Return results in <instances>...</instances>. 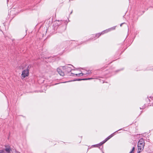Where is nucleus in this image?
I'll return each mask as SVG.
<instances>
[{
  "mask_svg": "<svg viewBox=\"0 0 153 153\" xmlns=\"http://www.w3.org/2000/svg\"><path fill=\"white\" fill-rule=\"evenodd\" d=\"M86 71V72H85V71H84V74H85L86 73V72H87V71H88V72L89 73H90V74H91V71Z\"/></svg>",
  "mask_w": 153,
  "mask_h": 153,
  "instance_id": "obj_22",
  "label": "nucleus"
},
{
  "mask_svg": "<svg viewBox=\"0 0 153 153\" xmlns=\"http://www.w3.org/2000/svg\"><path fill=\"white\" fill-rule=\"evenodd\" d=\"M75 74L73 73H70L68 74V76H74Z\"/></svg>",
  "mask_w": 153,
  "mask_h": 153,
  "instance_id": "obj_20",
  "label": "nucleus"
},
{
  "mask_svg": "<svg viewBox=\"0 0 153 153\" xmlns=\"http://www.w3.org/2000/svg\"><path fill=\"white\" fill-rule=\"evenodd\" d=\"M29 66H28L27 68L25 69H24L22 73L21 74L22 77H23V79L24 78L27 76H28L29 74Z\"/></svg>",
  "mask_w": 153,
  "mask_h": 153,
  "instance_id": "obj_5",
  "label": "nucleus"
},
{
  "mask_svg": "<svg viewBox=\"0 0 153 153\" xmlns=\"http://www.w3.org/2000/svg\"><path fill=\"white\" fill-rule=\"evenodd\" d=\"M92 78H85V79H75L72 81H81L82 80H89L92 79Z\"/></svg>",
  "mask_w": 153,
  "mask_h": 153,
  "instance_id": "obj_11",
  "label": "nucleus"
},
{
  "mask_svg": "<svg viewBox=\"0 0 153 153\" xmlns=\"http://www.w3.org/2000/svg\"><path fill=\"white\" fill-rule=\"evenodd\" d=\"M146 101L147 102H149V105L150 106H153V98L150 97V99L148 98L146 99Z\"/></svg>",
  "mask_w": 153,
  "mask_h": 153,
  "instance_id": "obj_7",
  "label": "nucleus"
},
{
  "mask_svg": "<svg viewBox=\"0 0 153 153\" xmlns=\"http://www.w3.org/2000/svg\"><path fill=\"white\" fill-rule=\"evenodd\" d=\"M57 71L60 75L63 76L65 75V73L62 71L61 69L59 68H57Z\"/></svg>",
  "mask_w": 153,
  "mask_h": 153,
  "instance_id": "obj_8",
  "label": "nucleus"
},
{
  "mask_svg": "<svg viewBox=\"0 0 153 153\" xmlns=\"http://www.w3.org/2000/svg\"><path fill=\"white\" fill-rule=\"evenodd\" d=\"M145 146L144 139L140 138L138 142L137 147L140 151H142L144 149Z\"/></svg>",
  "mask_w": 153,
  "mask_h": 153,
  "instance_id": "obj_2",
  "label": "nucleus"
},
{
  "mask_svg": "<svg viewBox=\"0 0 153 153\" xmlns=\"http://www.w3.org/2000/svg\"><path fill=\"white\" fill-rule=\"evenodd\" d=\"M69 66H62L63 69L65 70V74H69L71 71L72 69L71 67H74V66L71 65H68Z\"/></svg>",
  "mask_w": 153,
  "mask_h": 153,
  "instance_id": "obj_4",
  "label": "nucleus"
},
{
  "mask_svg": "<svg viewBox=\"0 0 153 153\" xmlns=\"http://www.w3.org/2000/svg\"><path fill=\"white\" fill-rule=\"evenodd\" d=\"M51 58V57H48V58L49 59V58Z\"/></svg>",
  "mask_w": 153,
  "mask_h": 153,
  "instance_id": "obj_29",
  "label": "nucleus"
},
{
  "mask_svg": "<svg viewBox=\"0 0 153 153\" xmlns=\"http://www.w3.org/2000/svg\"><path fill=\"white\" fill-rule=\"evenodd\" d=\"M111 138V137L109 135L108 137H107L105 140L102 141L103 143H104L105 142L110 139Z\"/></svg>",
  "mask_w": 153,
  "mask_h": 153,
  "instance_id": "obj_12",
  "label": "nucleus"
},
{
  "mask_svg": "<svg viewBox=\"0 0 153 153\" xmlns=\"http://www.w3.org/2000/svg\"><path fill=\"white\" fill-rule=\"evenodd\" d=\"M125 23H121V24H120V26L121 27L122 26V25L123 24H124Z\"/></svg>",
  "mask_w": 153,
  "mask_h": 153,
  "instance_id": "obj_23",
  "label": "nucleus"
},
{
  "mask_svg": "<svg viewBox=\"0 0 153 153\" xmlns=\"http://www.w3.org/2000/svg\"><path fill=\"white\" fill-rule=\"evenodd\" d=\"M120 70H118L116 71V72H118V71H120Z\"/></svg>",
  "mask_w": 153,
  "mask_h": 153,
  "instance_id": "obj_25",
  "label": "nucleus"
},
{
  "mask_svg": "<svg viewBox=\"0 0 153 153\" xmlns=\"http://www.w3.org/2000/svg\"><path fill=\"white\" fill-rule=\"evenodd\" d=\"M72 11L71 12V13H70V14H71L72 13Z\"/></svg>",
  "mask_w": 153,
  "mask_h": 153,
  "instance_id": "obj_27",
  "label": "nucleus"
},
{
  "mask_svg": "<svg viewBox=\"0 0 153 153\" xmlns=\"http://www.w3.org/2000/svg\"><path fill=\"white\" fill-rule=\"evenodd\" d=\"M11 149L10 148L6 147L3 149H0V153H10Z\"/></svg>",
  "mask_w": 153,
  "mask_h": 153,
  "instance_id": "obj_6",
  "label": "nucleus"
},
{
  "mask_svg": "<svg viewBox=\"0 0 153 153\" xmlns=\"http://www.w3.org/2000/svg\"><path fill=\"white\" fill-rule=\"evenodd\" d=\"M134 149H135V148L134 147H133L132 148L130 152L129 153H133L134 152Z\"/></svg>",
  "mask_w": 153,
  "mask_h": 153,
  "instance_id": "obj_19",
  "label": "nucleus"
},
{
  "mask_svg": "<svg viewBox=\"0 0 153 153\" xmlns=\"http://www.w3.org/2000/svg\"><path fill=\"white\" fill-rule=\"evenodd\" d=\"M140 150H139L138 149V152L137 153H140V152L141 151H140Z\"/></svg>",
  "mask_w": 153,
  "mask_h": 153,
  "instance_id": "obj_24",
  "label": "nucleus"
},
{
  "mask_svg": "<svg viewBox=\"0 0 153 153\" xmlns=\"http://www.w3.org/2000/svg\"><path fill=\"white\" fill-rule=\"evenodd\" d=\"M90 73H89L88 72V71H87V72L85 74L81 73L78 74H76L75 75H76V76H82L83 75H84L89 74H90Z\"/></svg>",
  "mask_w": 153,
  "mask_h": 153,
  "instance_id": "obj_9",
  "label": "nucleus"
},
{
  "mask_svg": "<svg viewBox=\"0 0 153 153\" xmlns=\"http://www.w3.org/2000/svg\"><path fill=\"white\" fill-rule=\"evenodd\" d=\"M71 81H68V82H70ZM63 82V83H65V82Z\"/></svg>",
  "mask_w": 153,
  "mask_h": 153,
  "instance_id": "obj_26",
  "label": "nucleus"
},
{
  "mask_svg": "<svg viewBox=\"0 0 153 153\" xmlns=\"http://www.w3.org/2000/svg\"><path fill=\"white\" fill-rule=\"evenodd\" d=\"M94 35H96L95 34H93L92 35L91 37V38H90V39H93L94 38V40H95V39H97V38H96V37H95V36H94Z\"/></svg>",
  "mask_w": 153,
  "mask_h": 153,
  "instance_id": "obj_18",
  "label": "nucleus"
},
{
  "mask_svg": "<svg viewBox=\"0 0 153 153\" xmlns=\"http://www.w3.org/2000/svg\"><path fill=\"white\" fill-rule=\"evenodd\" d=\"M146 107V105L145 104H144V105L142 107V108H141L140 107V109H144Z\"/></svg>",
  "mask_w": 153,
  "mask_h": 153,
  "instance_id": "obj_21",
  "label": "nucleus"
},
{
  "mask_svg": "<svg viewBox=\"0 0 153 153\" xmlns=\"http://www.w3.org/2000/svg\"><path fill=\"white\" fill-rule=\"evenodd\" d=\"M68 22L65 20H56L53 25L54 30H57L60 33L64 31L66 29Z\"/></svg>",
  "mask_w": 153,
  "mask_h": 153,
  "instance_id": "obj_1",
  "label": "nucleus"
},
{
  "mask_svg": "<svg viewBox=\"0 0 153 153\" xmlns=\"http://www.w3.org/2000/svg\"><path fill=\"white\" fill-rule=\"evenodd\" d=\"M103 144L104 143H103V142L102 141V142L100 143H99L98 144H97L93 145L92 146L94 147H99V148H100V147H99L101 146L102 144Z\"/></svg>",
  "mask_w": 153,
  "mask_h": 153,
  "instance_id": "obj_10",
  "label": "nucleus"
},
{
  "mask_svg": "<svg viewBox=\"0 0 153 153\" xmlns=\"http://www.w3.org/2000/svg\"><path fill=\"white\" fill-rule=\"evenodd\" d=\"M116 27V26H114L111 28L108 29L109 32L111 30H115V29Z\"/></svg>",
  "mask_w": 153,
  "mask_h": 153,
  "instance_id": "obj_15",
  "label": "nucleus"
},
{
  "mask_svg": "<svg viewBox=\"0 0 153 153\" xmlns=\"http://www.w3.org/2000/svg\"><path fill=\"white\" fill-rule=\"evenodd\" d=\"M7 2H8V0H7Z\"/></svg>",
  "mask_w": 153,
  "mask_h": 153,
  "instance_id": "obj_30",
  "label": "nucleus"
},
{
  "mask_svg": "<svg viewBox=\"0 0 153 153\" xmlns=\"http://www.w3.org/2000/svg\"><path fill=\"white\" fill-rule=\"evenodd\" d=\"M108 32H109V31H108V29H106L105 30H104L103 31L100 33H101V35H102L105 33H107Z\"/></svg>",
  "mask_w": 153,
  "mask_h": 153,
  "instance_id": "obj_13",
  "label": "nucleus"
},
{
  "mask_svg": "<svg viewBox=\"0 0 153 153\" xmlns=\"http://www.w3.org/2000/svg\"><path fill=\"white\" fill-rule=\"evenodd\" d=\"M58 84V83H56V84H55V85H57V84Z\"/></svg>",
  "mask_w": 153,
  "mask_h": 153,
  "instance_id": "obj_28",
  "label": "nucleus"
},
{
  "mask_svg": "<svg viewBox=\"0 0 153 153\" xmlns=\"http://www.w3.org/2000/svg\"><path fill=\"white\" fill-rule=\"evenodd\" d=\"M65 48H64V44H63L58 45L55 48V51L59 54L61 53H59V52L61 51V53H63V52L65 51Z\"/></svg>",
  "mask_w": 153,
  "mask_h": 153,
  "instance_id": "obj_3",
  "label": "nucleus"
},
{
  "mask_svg": "<svg viewBox=\"0 0 153 153\" xmlns=\"http://www.w3.org/2000/svg\"><path fill=\"white\" fill-rule=\"evenodd\" d=\"M96 35H94V36H95V37H96V38H97L99 37L101 35V33H97L95 34Z\"/></svg>",
  "mask_w": 153,
  "mask_h": 153,
  "instance_id": "obj_14",
  "label": "nucleus"
},
{
  "mask_svg": "<svg viewBox=\"0 0 153 153\" xmlns=\"http://www.w3.org/2000/svg\"><path fill=\"white\" fill-rule=\"evenodd\" d=\"M76 44L77 45H79L80 44H79V43H77V42H75V41H73L72 42V44L73 45H74ZM82 43H80V44H81Z\"/></svg>",
  "mask_w": 153,
  "mask_h": 153,
  "instance_id": "obj_17",
  "label": "nucleus"
},
{
  "mask_svg": "<svg viewBox=\"0 0 153 153\" xmlns=\"http://www.w3.org/2000/svg\"><path fill=\"white\" fill-rule=\"evenodd\" d=\"M122 128H121V129H119V130L117 131H115L114 132V133L112 134H111L110 136L111 137V138L114 135V134L116 133V132H117L118 131H120V130H122Z\"/></svg>",
  "mask_w": 153,
  "mask_h": 153,
  "instance_id": "obj_16",
  "label": "nucleus"
}]
</instances>
